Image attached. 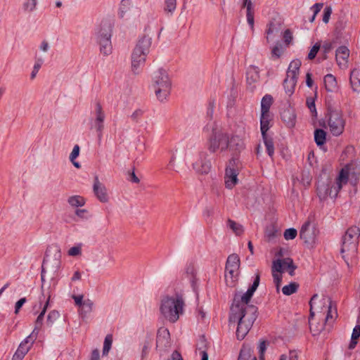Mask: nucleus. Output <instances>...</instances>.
Here are the masks:
<instances>
[{"label": "nucleus", "instance_id": "obj_4", "mask_svg": "<svg viewBox=\"0 0 360 360\" xmlns=\"http://www.w3.org/2000/svg\"><path fill=\"white\" fill-rule=\"evenodd\" d=\"M349 172L348 167L342 168L333 185L330 184H319L317 186V194L320 199H326L328 196L335 198L342 189V186L347 184Z\"/></svg>", "mask_w": 360, "mask_h": 360}, {"label": "nucleus", "instance_id": "obj_64", "mask_svg": "<svg viewBox=\"0 0 360 360\" xmlns=\"http://www.w3.org/2000/svg\"><path fill=\"white\" fill-rule=\"evenodd\" d=\"M88 210L86 209H77L75 211L76 215L82 219H88Z\"/></svg>", "mask_w": 360, "mask_h": 360}, {"label": "nucleus", "instance_id": "obj_25", "mask_svg": "<svg viewBox=\"0 0 360 360\" xmlns=\"http://www.w3.org/2000/svg\"><path fill=\"white\" fill-rule=\"evenodd\" d=\"M324 84L327 91L333 92L338 88L337 80L332 74H328L324 77Z\"/></svg>", "mask_w": 360, "mask_h": 360}, {"label": "nucleus", "instance_id": "obj_36", "mask_svg": "<svg viewBox=\"0 0 360 360\" xmlns=\"http://www.w3.org/2000/svg\"><path fill=\"white\" fill-rule=\"evenodd\" d=\"M68 203L72 207H82L86 203V200L81 195H72L68 199Z\"/></svg>", "mask_w": 360, "mask_h": 360}, {"label": "nucleus", "instance_id": "obj_35", "mask_svg": "<svg viewBox=\"0 0 360 360\" xmlns=\"http://www.w3.org/2000/svg\"><path fill=\"white\" fill-rule=\"evenodd\" d=\"M280 261L281 262V271L283 272L285 268H288L289 269V274L293 276L296 266L293 264L292 259L288 257L280 259Z\"/></svg>", "mask_w": 360, "mask_h": 360}, {"label": "nucleus", "instance_id": "obj_42", "mask_svg": "<svg viewBox=\"0 0 360 360\" xmlns=\"http://www.w3.org/2000/svg\"><path fill=\"white\" fill-rule=\"evenodd\" d=\"M299 288V285L295 282H292L288 285H286L283 287L282 292L285 295H290L293 293H295Z\"/></svg>", "mask_w": 360, "mask_h": 360}, {"label": "nucleus", "instance_id": "obj_24", "mask_svg": "<svg viewBox=\"0 0 360 360\" xmlns=\"http://www.w3.org/2000/svg\"><path fill=\"white\" fill-rule=\"evenodd\" d=\"M350 84L354 91H360V71L354 69L350 73Z\"/></svg>", "mask_w": 360, "mask_h": 360}, {"label": "nucleus", "instance_id": "obj_38", "mask_svg": "<svg viewBox=\"0 0 360 360\" xmlns=\"http://www.w3.org/2000/svg\"><path fill=\"white\" fill-rule=\"evenodd\" d=\"M278 235V231L273 225L267 226L265 229L264 236L269 242L276 239Z\"/></svg>", "mask_w": 360, "mask_h": 360}, {"label": "nucleus", "instance_id": "obj_28", "mask_svg": "<svg viewBox=\"0 0 360 360\" xmlns=\"http://www.w3.org/2000/svg\"><path fill=\"white\" fill-rule=\"evenodd\" d=\"M238 360H257V358L250 347L243 346L240 349Z\"/></svg>", "mask_w": 360, "mask_h": 360}, {"label": "nucleus", "instance_id": "obj_41", "mask_svg": "<svg viewBox=\"0 0 360 360\" xmlns=\"http://www.w3.org/2000/svg\"><path fill=\"white\" fill-rule=\"evenodd\" d=\"M283 120L286 122L289 126H294L295 120V115L290 110H285L281 114Z\"/></svg>", "mask_w": 360, "mask_h": 360}, {"label": "nucleus", "instance_id": "obj_19", "mask_svg": "<svg viewBox=\"0 0 360 360\" xmlns=\"http://www.w3.org/2000/svg\"><path fill=\"white\" fill-rule=\"evenodd\" d=\"M328 304L326 307L327 309V314L325 318L326 323H332L338 317V311L336 306L333 303L330 298L328 299H323V303Z\"/></svg>", "mask_w": 360, "mask_h": 360}, {"label": "nucleus", "instance_id": "obj_13", "mask_svg": "<svg viewBox=\"0 0 360 360\" xmlns=\"http://www.w3.org/2000/svg\"><path fill=\"white\" fill-rule=\"evenodd\" d=\"M95 114H96V118L94 121V126L96 129V131L98 133V137L99 139H101L103 131L104 129V120H105V113L103 110L102 105L100 103V101H97L95 103Z\"/></svg>", "mask_w": 360, "mask_h": 360}, {"label": "nucleus", "instance_id": "obj_15", "mask_svg": "<svg viewBox=\"0 0 360 360\" xmlns=\"http://www.w3.org/2000/svg\"><path fill=\"white\" fill-rule=\"evenodd\" d=\"M259 70L255 65H250L246 72L247 84L251 91H253L259 82Z\"/></svg>", "mask_w": 360, "mask_h": 360}, {"label": "nucleus", "instance_id": "obj_5", "mask_svg": "<svg viewBox=\"0 0 360 360\" xmlns=\"http://www.w3.org/2000/svg\"><path fill=\"white\" fill-rule=\"evenodd\" d=\"M150 46V37L143 36L138 41L131 54V70L134 74H139L141 68L144 65Z\"/></svg>", "mask_w": 360, "mask_h": 360}, {"label": "nucleus", "instance_id": "obj_33", "mask_svg": "<svg viewBox=\"0 0 360 360\" xmlns=\"http://www.w3.org/2000/svg\"><path fill=\"white\" fill-rule=\"evenodd\" d=\"M272 103L273 97L270 94H266L261 101V113H269Z\"/></svg>", "mask_w": 360, "mask_h": 360}, {"label": "nucleus", "instance_id": "obj_45", "mask_svg": "<svg viewBox=\"0 0 360 360\" xmlns=\"http://www.w3.org/2000/svg\"><path fill=\"white\" fill-rule=\"evenodd\" d=\"M269 342L266 340H260L258 345V352L259 360H264V353L266 350Z\"/></svg>", "mask_w": 360, "mask_h": 360}, {"label": "nucleus", "instance_id": "obj_53", "mask_svg": "<svg viewBox=\"0 0 360 360\" xmlns=\"http://www.w3.org/2000/svg\"><path fill=\"white\" fill-rule=\"evenodd\" d=\"M195 355H199L200 360H202V335H199V340L195 345Z\"/></svg>", "mask_w": 360, "mask_h": 360}, {"label": "nucleus", "instance_id": "obj_9", "mask_svg": "<svg viewBox=\"0 0 360 360\" xmlns=\"http://www.w3.org/2000/svg\"><path fill=\"white\" fill-rule=\"evenodd\" d=\"M61 253L59 248H56L53 256H51V248H47L41 265V274L45 275L46 269L51 266L56 271L60 266Z\"/></svg>", "mask_w": 360, "mask_h": 360}, {"label": "nucleus", "instance_id": "obj_57", "mask_svg": "<svg viewBox=\"0 0 360 360\" xmlns=\"http://www.w3.org/2000/svg\"><path fill=\"white\" fill-rule=\"evenodd\" d=\"M332 13V8L330 6H326L323 10V22L325 23H328L330 19V17Z\"/></svg>", "mask_w": 360, "mask_h": 360}, {"label": "nucleus", "instance_id": "obj_10", "mask_svg": "<svg viewBox=\"0 0 360 360\" xmlns=\"http://www.w3.org/2000/svg\"><path fill=\"white\" fill-rule=\"evenodd\" d=\"M238 160L233 158L229 160V164L226 166L224 181L227 188L231 189L238 183Z\"/></svg>", "mask_w": 360, "mask_h": 360}, {"label": "nucleus", "instance_id": "obj_29", "mask_svg": "<svg viewBox=\"0 0 360 360\" xmlns=\"http://www.w3.org/2000/svg\"><path fill=\"white\" fill-rule=\"evenodd\" d=\"M30 349V345H25L20 342L18 348L12 357V360H22Z\"/></svg>", "mask_w": 360, "mask_h": 360}, {"label": "nucleus", "instance_id": "obj_51", "mask_svg": "<svg viewBox=\"0 0 360 360\" xmlns=\"http://www.w3.org/2000/svg\"><path fill=\"white\" fill-rule=\"evenodd\" d=\"M297 235V231L294 228H290L285 231L283 233L284 238L287 240L295 238Z\"/></svg>", "mask_w": 360, "mask_h": 360}, {"label": "nucleus", "instance_id": "obj_60", "mask_svg": "<svg viewBox=\"0 0 360 360\" xmlns=\"http://www.w3.org/2000/svg\"><path fill=\"white\" fill-rule=\"evenodd\" d=\"M37 5V0H28L27 2L24 4V8L26 10H29L30 11H32Z\"/></svg>", "mask_w": 360, "mask_h": 360}, {"label": "nucleus", "instance_id": "obj_8", "mask_svg": "<svg viewBox=\"0 0 360 360\" xmlns=\"http://www.w3.org/2000/svg\"><path fill=\"white\" fill-rule=\"evenodd\" d=\"M154 87L157 98L163 101L170 93L171 82L166 71L160 68L154 76Z\"/></svg>", "mask_w": 360, "mask_h": 360}, {"label": "nucleus", "instance_id": "obj_61", "mask_svg": "<svg viewBox=\"0 0 360 360\" xmlns=\"http://www.w3.org/2000/svg\"><path fill=\"white\" fill-rule=\"evenodd\" d=\"M214 101H210L207 108V116L210 118H212L214 110Z\"/></svg>", "mask_w": 360, "mask_h": 360}, {"label": "nucleus", "instance_id": "obj_37", "mask_svg": "<svg viewBox=\"0 0 360 360\" xmlns=\"http://www.w3.org/2000/svg\"><path fill=\"white\" fill-rule=\"evenodd\" d=\"M93 306L94 302L91 300L87 299L84 301V303L80 307V315L82 316V318H84L88 314L92 311Z\"/></svg>", "mask_w": 360, "mask_h": 360}, {"label": "nucleus", "instance_id": "obj_54", "mask_svg": "<svg viewBox=\"0 0 360 360\" xmlns=\"http://www.w3.org/2000/svg\"><path fill=\"white\" fill-rule=\"evenodd\" d=\"M280 360H298V356L295 351H290L288 354H282Z\"/></svg>", "mask_w": 360, "mask_h": 360}, {"label": "nucleus", "instance_id": "obj_55", "mask_svg": "<svg viewBox=\"0 0 360 360\" xmlns=\"http://www.w3.org/2000/svg\"><path fill=\"white\" fill-rule=\"evenodd\" d=\"M320 47H321V46L319 44H318V43L315 44L312 46L311 50L309 51V53H308V56H307L308 59H309V60L314 59L316 57L319 50L320 49Z\"/></svg>", "mask_w": 360, "mask_h": 360}, {"label": "nucleus", "instance_id": "obj_43", "mask_svg": "<svg viewBox=\"0 0 360 360\" xmlns=\"http://www.w3.org/2000/svg\"><path fill=\"white\" fill-rule=\"evenodd\" d=\"M60 314L56 310L51 311L46 318V324L48 327H52L55 321L59 318Z\"/></svg>", "mask_w": 360, "mask_h": 360}, {"label": "nucleus", "instance_id": "obj_49", "mask_svg": "<svg viewBox=\"0 0 360 360\" xmlns=\"http://www.w3.org/2000/svg\"><path fill=\"white\" fill-rule=\"evenodd\" d=\"M165 6L164 11L166 13H172L176 9V0H165Z\"/></svg>", "mask_w": 360, "mask_h": 360}, {"label": "nucleus", "instance_id": "obj_56", "mask_svg": "<svg viewBox=\"0 0 360 360\" xmlns=\"http://www.w3.org/2000/svg\"><path fill=\"white\" fill-rule=\"evenodd\" d=\"M283 37V41L285 43V44L288 45L292 41V39H293L292 32H291L290 30L287 29L284 31Z\"/></svg>", "mask_w": 360, "mask_h": 360}, {"label": "nucleus", "instance_id": "obj_46", "mask_svg": "<svg viewBox=\"0 0 360 360\" xmlns=\"http://www.w3.org/2000/svg\"><path fill=\"white\" fill-rule=\"evenodd\" d=\"M112 343V335L110 334L107 335L105 338L104 343H103V355L108 354V353L109 352V350L111 348Z\"/></svg>", "mask_w": 360, "mask_h": 360}, {"label": "nucleus", "instance_id": "obj_27", "mask_svg": "<svg viewBox=\"0 0 360 360\" xmlns=\"http://www.w3.org/2000/svg\"><path fill=\"white\" fill-rule=\"evenodd\" d=\"M240 267V259L238 255L231 254L230 255L226 260L225 269H235L239 270Z\"/></svg>", "mask_w": 360, "mask_h": 360}, {"label": "nucleus", "instance_id": "obj_34", "mask_svg": "<svg viewBox=\"0 0 360 360\" xmlns=\"http://www.w3.org/2000/svg\"><path fill=\"white\" fill-rule=\"evenodd\" d=\"M227 226L237 236H240L244 232L243 226L232 219L227 220Z\"/></svg>", "mask_w": 360, "mask_h": 360}, {"label": "nucleus", "instance_id": "obj_63", "mask_svg": "<svg viewBox=\"0 0 360 360\" xmlns=\"http://www.w3.org/2000/svg\"><path fill=\"white\" fill-rule=\"evenodd\" d=\"M193 168L199 174H202V160H200L195 163H193Z\"/></svg>", "mask_w": 360, "mask_h": 360}, {"label": "nucleus", "instance_id": "obj_50", "mask_svg": "<svg viewBox=\"0 0 360 360\" xmlns=\"http://www.w3.org/2000/svg\"><path fill=\"white\" fill-rule=\"evenodd\" d=\"M130 6V1L129 0H122L120 3V17L123 18L124 13L129 10Z\"/></svg>", "mask_w": 360, "mask_h": 360}, {"label": "nucleus", "instance_id": "obj_44", "mask_svg": "<svg viewBox=\"0 0 360 360\" xmlns=\"http://www.w3.org/2000/svg\"><path fill=\"white\" fill-rule=\"evenodd\" d=\"M39 331L37 329H33L32 332L30 335H28L22 342H21L25 345H30V347L32 346L34 342L37 338Z\"/></svg>", "mask_w": 360, "mask_h": 360}, {"label": "nucleus", "instance_id": "obj_39", "mask_svg": "<svg viewBox=\"0 0 360 360\" xmlns=\"http://www.w3.org/2000/svg\"><path fill=\"white\" fill-rule=\"evenodd\" d=\"M262 139L268 155L272 158L274 154V145L273 139L271 137H269L267 134H266L264 136H262Z\"/></svg>", "mask_w": 360, "mask_h": 360}, {"label": "nucleus", "instance_id": "obj_59", "mask_svg": "<svg viewBox=\"0 0 360 360\" xmlns=\"http://www.w3.org/2000/svg\"><path fill=\"white\" fill-rule=\"evenodd\" d=\"M143 112L141 109L136 110L132 115H131V118L135 122H138L139 119L142 117Z\"/></svg>", "mask_w": 360, "mask_h": 360}, {"label": "nucleus", "instance_id": "obj_31", "mask_svg": "<svg viewBox=\"0 0 360 360\" xmlns=\"http://www.w3.org/2000/svg\"><path fill=\"white\" fill-rule=\"evenodd\" d=\"M269 122H270V114L269 113H261L260 117V130L262 133V136H266L267 131L269 129Z\"/></svg>", "mask_w": 360, "mask_h": 360}, {"label": "nucleus", "instance_id": "obj_52", "mask_svg": "<svg viewBox=\"0 0 360 360\" xmlns=\"http://www.w3.org/2000/svg\"><path fill=\"white\" fill-rule=\"evenodd\" d=\"M319 296L318 295L315 294L312 296L309 301V305H310V314L309 316V323L311 326V321L313 319L314 316V304H315L316 300L318 299ZM310 328L311 329V327L310 326Z\"/></svg>", "mask_w": 360, "mask_h": 360}, {"label": "nucleus", "instance_id": "obj_12", "mask_svg": "<svg viewBox=\"0 0 360 360\" xmlns=\"http://www.w3.org/2000/svg\"><path fill=\"white\" fill-rule=\"evenodd\" d=\"M316 229L311 226L309 221H306L301 227L300 231V236L304 243L307 245H311L316 243Z\"/></svg>", "mask_w": 360, "mask_h": 360}, {"label": "nucleus", "instance_id": "obj_16", "mask_svg": "<svg viewBox=\"0 0 360 360\" xmlns=\"http://www.w3.org/2000/svg\"><path fill=\"white\" fill-rule=\"evenodd\" d=\"M93 190L95 195L101 202H108V195L105 186L99 181L98 176H95Z\"/></svg>", "mask_w": 360, "mask_h": 360}, {"label": "nucleus", "instance_id": "obj_20", "mask_svg": "<svg viewBox=\"0 0 360 360\" xmlns=\"http://www.w3.org/2000/svg\"><path fill=\"white\" fill-rule=\"evenodd\" d=\"M186 275L190 281L191 285L193 288V290L195 293L196 299L198 300L199 299V292H198V279L196 278V274L195 272V269L193 266H189L186 269Z\"/></svg>", "mask_w": 360, "mask_h": 360}, {"label": "nucleus", "instance_id": "obj_21", "mask_svg": "<svg viewBox=\"0 0 360 360\" xmlns=\"http://www.w3.org/2000/svg\"><path fill=\"white\" fill-rule=\"evenodd\" d=\"M300 66L301 61L299 59L292 60L288 66L286 76L297 79Z\"/></svg>", "mask_w": 360, "mask_h": 360}, {"label": "nucleus", "instance_id": "obj_6", "mask_svg": "<svg viewBox=\"0 0 360 360\" xmlns=\"http://www.w3.org/2000/svg\"><path fill=\"white\" fill-rule=\"evenodd\" d=\"M113 29V23L110 20L101 21L96 33V41L100 45V51L104 56H108L112 53V46L111 37Z\"/></svg>", "mask_w": 360, "mask_h": 360}, {"label": "nucleus", "instance_id": "obj_17", "mask_svg": "<svg viewBox=\"0 0 360 360\" xmlns=\"http://www.w3.org/2000/svg\"><path fill=\"white\" fill-rule=\"evenodd\" d=\"M349 56V50L347 46H342L336 50L335 58L340 68H346L347 67Z\"/></svg>", "mask_w": 360, "mask_h": 360}, {"label": "nucleus", "instance_id": "obj_48", "mask_svg": "<svg viewBox=\"0 0 360 360\" xmlns=\"http://www.w3.org/2000/svg\"><path fill=\"white\" fill-rule=\"evenodd\" d=\"M283 53V49L281 45H276L271 49V59H278Z\"/></svg>", "mask_w": 360, "mask_h": 360}, {"label": "nucleus", "instance_id": "obj_22", "mask_svg": "<svg viewBox=\"0 0 360 360\" xmlns=\"http://www.w3.org/2000/svg\"><path fill=\"white\" fill-rule=\"evenodd\" d=\"M243 6L246 8L247 22L252 29L254 27V5L250 0H243Z\"/></svg>", "mask_w": 360, "mask_h": 360}, {"label": "nucleus", "instance_id": "obj_62", "mask_svg": "<svg viewBox=\"0 0 360 360\" xmlns=\"http://www.w3.org/2000/svg\"><path fill=\"white\" fill-rule=\"evenodd\" d=\"M79 155V146L78 145H75L72 150V153L70 155V160L71 162H73Z\"/></svg>", "mask_w": 360, "mask_h": 360}, {"label": "nucleus", "instance_id": "obj_47", "mask_svg": "<svg viewBox=\"0 0 360 360\" xmlns=\"http://www.w3.org/2000/svg\"><path fill=\"white\" fill-rule=\"evenodd\" d=\"M278 32V28L277 27V26L273 22L269 23V25L268 26V29L266 31V41L268 43L272 39L271 35L274 33H276Z\"/></svg>", "mask_w": 360, "mask_h": 360}, {"label": "nucleus", "instance_id": "obj_7", "mask_svg": "<svg viewBox=\"0 0 360 360\" xmlns=\"http://www.w3.org/2000/svg\"><path fill=\"white\" fill-rule=\"evenodd\" d=\"M327 128L333 136H340L345 131L346 120L340 110H329L326 117Z\"/></svg>", "mask_w": 360, "mask_h": 360}, {"label": "nucleus", "instance_id": "obj_26", "mask_svg": "<svg viewBox=\"0 0 360 360\" xmlns=\"http://www.w3.org/2000/svg\"><path fill=\"white\" fill-rule=\"evenodd\" d=\"M297 79L289 77L286 76V78L283 81V88L285 94L288 96H291L295 91V88L297 84Z\"/></svg>", "mask_w": 360, "mask_h": 360}, {"label": "nucleus", "instance_id": "obj_30", "mask_svg": "<svg viewBox=\"0 0 360 360\" xmlns=\"http://www.w3.org/2000/svg\"><path fill=\"white\" fill-rule=\"evenodd\" d=\"M153 338L151 334L148 333L146 336V339L143 343V347L141 349V359H143L146 358L149 353L150 349L153 345Z\"/></svg>", "mask_w": 360, "mask_h": 360}, {"label": "nucleus", "instance_id": "obj_18", "mask_svg": "<svg viewBox=\"0 0 360 360\" xmlns=\"http://www.w3.org/2000/svg\"><path fill=\"white\" fill-rule=\"evenodd\" d=\"M281 262L280 259L274 260L272 264V276L276 287V290L278 292L280 290V286L282 281V275L281 274Z\"/></svg>", "mask_w": 360, "mask_h": 360}, {"label": "nucleus", "instance_id": "obj_3", "mask_svg": "<svg viewBox=\"0 0 360 360\" xmlns=\"http://www.w3.org/2000/svg\"><path fill=\"white\" fill-rule=\"evenodd\" d=\"M360 229L355 226L349 228L342 236L340 253L347 265L356 257Z\"/></svg>", "mask_w": 360, "mask_h": 360}, {"label": "nucleus", "instance_id": "obj_14", "mask_svg": "<svg viewBox=\"0 0 360 360\" xmlns=\"http://www.w3.org/2000/svg\"><path fill=\"white\" fill-rule=\"evenodd\" d=\"M170 333L167 328L161 327L158 330L156 337V349L165 350L171 345Z\"/></svg>", "mask_w": 360, "mask_h": 360}, {"label": "nucleus", "instance_id": "obj_32", "mask_svg": "<svg viewBox=\"0 0 360 360\" xmlns=\"http://www.w3.org/2000/svg\"><path fill=\"white\" fill-rule=\"evenodd\" d=\"M49 301H50V296H49L41 311L39 313V314L38 315L36 321H35V324H34V329H37V331H40V329L43 325V321H44V315L46 314V309L48 308V306L49 304Z\"/></svg>", "mask_w": 360, "mask_h": 360}, {"label": "nucleus", "instance_id": "obj_58", "mask_svg": "<svg viewBox=\"0 0 360 360\" xmlns=\"http://www.w3.org/2000/svg\"><path fill=\"white\" fill-rule=\"evenodd\" d=\"M307 105L309 109L310 110L311 112L312 113V115L314 116H316L317 112H316V110L314 101L311 98L307 99Z\"/></svg>", "mask_w": 360, "mask_h": 360}, {"label": "nucleus", "instance_id": "obj_1", "mask_svg": "<svg viewBox=\"0 0 360 360\" xmlns=\"http://www.w3.org/2000/svg\"><path fill=\"white\" fill-rule=\"evenodd\" d=\"M259 281V274H257L252 285L245 293L241 296L236 295L233 298L231 307L229 323L230 324L238 323L236 335L239 340L245 338L257 319L256 307L253 305H249L248 302L257 290Z\"/></svg>", "mask_w": 360, "mask_h": 360}, {"label": "nucleus", "instance_id": "obj_23", "mask_svg": "<svg viewBox=\"0 0 360 360\" xmlns=\"http://www.w3.org/2000/svg\"><path fill=\"white\" fill-rule=\"evenodd\" d=\"M239 270L235 269H225V281L226 285L231 287H233L238 280Z\"/></svg>", "mask_w": 360, "mask_h": 360}, {"label": "nucleus", "instance_id": "obj_40", "mask_svg": "<svg viewBox=\"0 0 360 360\" xmlns=\"http://www.w3.org/2000/svg\"><path fill=\"white\" fill-rule=\"evenodd\" d=\"M326 133L323 129H317L314 131V141L317 146H322L326 142Z\"/></svg>", "mask_w": 360, "mask_h": 360}, {"label": "nucleus", "instance_id": "obj_11", "mask_svg": "<svg viewBox=\"0 0 360 360\" xmlns=\"http://www.w3.org/2000/svg\"><path fill=\"white\" fill-rule=\"evenodd\" d=\"M229 136L226 134L216 131L212 135L208 148L210 151L214 153L218 150H224L229 147Z\"/></svg>", "mask_w": 360, "mask_h": 360}, {"label": "nucleus", "instance_id": "obj_2", "mask_svg": "<svg viewBox=\"0 0 360 360\" xmlns=\"http://www.w3.org/2000/svg\"><path fill=\"white\" fill-rule=\"evenodd\" d=\"M185 305L183 295L175 293L174 296H165L161 300L160 311L163 316L171 323H175L179 315L184 312Z\"/></svg>", "mask_w": 360, "mask_h": 360}]
</instances>
